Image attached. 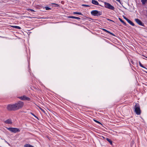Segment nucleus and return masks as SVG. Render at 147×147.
Masks as SVG:
<instances>
[{
    "instance_id": "f257e3e1",
    "label": "nucleus",
    "mask_w": 147,
    "mask_h": 147,
    "mask_svg": "<svg viewBox=\"0 0 147 147\" xmlns=\"http://www.w3.org/2000/svg\"><path fill=\"white\" fill-rule=\"evenodd\" d=\"M24 102L21 101H19L17 103L14 104L15 110L21 109L24 105Z\"/></svg>"
},
{
    "instance_id": "f03ea898",
    "label": "nucleus",
    "mask_w": 147,
    "mask_h": 147,
    "mask_svg": "<svg viewBox=\"0 0 147 147\" xmlns=\"http://www.w3.org/2000/svg\"><path fill=\"white\" fill-rule=\"evenodd\" d=\"M91 14L94 16H99L102 14V12L97 10H93L91 11Z\"/></svg>"
},
{
    "instance_id": "7ed1b4c3",
    "label": "nucleus",
    "mask_w": 147,
    "mask_h": 147,
    "mask_svg": "<svg viewBox=\"0 0 147 147\" xmlns=\"http://www.w3.org/2000/svg\"><path fill=\"white\" fill-rule=\"evenodd\" d=\"M135 112L137 115H140L141 113V111L140 107L138 104H136L135 106Z\"/></svg>"
},
{
    "instance_id": "20e7f679",
    "label": "nucleus",
    "mask_w": 147,
    "mask_h": 147,
    "mask_svg": "<svg viewBox=\"0 0 147 147\" xmlns=\"http://www.w3.org/2000/svg\"><path fill=\"white\" fill-rule=\"evenodd\" d=\"M6 128L8 130L14 133H16L17 132L20 131V130L17 128L13 127H6Z\"/></svg>"
},
{
    "instance_id": "39448f33",
    "label": "nucleus",
    "mask_w": 147,
    "mask_h": 147,
    "mask_svg": "<svg viewBox=\"0 0 147 147\" xmlns=\"http://www.w3.org/2000/svg\"><path fill=\"white\" fill-rule=\"evenodd\" d=\"M104 4L105 8L113 10H114V7L111 5L110 3L105 2H104Z\"/></svg>"
},
{
    "instance_id": "423d86ee",
    "label": "nucleus",
    "mask_w": 147,
    "mask_h": 147,
    "mask_svg": "<svg viewBox=\"0 0 147 147\" xmlns=\"http://www.w3.org/2000/svg\"><path fill=\"white\" fill-rule=\"evenodd\" d=\"M7 109L9 111H15L14 104L8 105L7 107Z\"/></svg>"
},
{
    "instance_id": "0eeeda50",
    "label": "nucleus",
    "mask_w": 147,
    "mask_h": 147,
    "mask_svg": "<svg viewBox=\"0 0 147 147\" xmlns=\"http://www.w3.org/2000/svg\"><path fill=\"white\" fill-rule=\"evenodd\" d=\"M19 98L22 100L29 101L30 100V98H29L27 97L26 96H23L19 97Z\"/></svg>"
},
{
    "instance_id": "6e6552de",
    "label": "nucleus",
    "mask_w": 147,
    "mask_h": 147,
    "mask_svg": "<svg viewBox=\"0 0 147 147\" xmlns=\"http://www.w3.org/2000/svg\"><path fill=\"white\" fill-rule=\"evenodd\" d=\"M135 21L139 25L142 26H144V24L142 23L141 21L138 19H135Z\"/></svg>"
},
{
    "instance_id": "1a4fd4ad",
    "label": "nucleus",
    "mask_w": 147,
    "mask_h": 147,
    "mask_svg": "<svg viewBox=\"0 0 147 147\" xmlns=\"http://www.w3.org/2000/svg\"><path fill=\"white\" fill-rule=\"evenodd\" d=\"M5 123L6 124H11L12 122L11 120L10 119H8L5 121Z\"/></svg>"
},
{
    "instance_id": "9d476101",
    "label": "nucleus",
    "mask_w": 147,
    "mask_h": 147,
    "mask_svg": "<svg viewBox=\"0 0 147 147\" xmlns=\"http://www.w3.org/2000/svg\"><path fill=\"white\" fill-rule=\"evenodd\" d=\"M92 4L94 5H99V3L98 2L96 1L92 0Z\"/></svg>"
},
{
    "instance_id": "9b49d317",
    "label": "nucleus",
    "mask_w": 147,
    "mask_h": 147,
    "mask_svg": "<svg viewBox=\"0 0 147 147\" xmlns=\"http://www.w3.org/2000/svg\"><path fill=\"white\" fill-rule=\"evenodd\" d=\"M69 18H70L75 19H77L78 20H80V18L74 16H70L68 17Z\"/></svg>"
},
{
    "instance_id": "f8f14e48",
    "label": "nucleus",
    "mask_w": 147,
    "mask_h": 147,
    "mask_svg": "<svg viewBox=\"0 0 147 147\" xmlns=\"http://www.w3.org/2000/svg\"><path fill=\"white\" fill-rule=\"evenodd\" d=\"M102 30L103 31L105 32H106L107 33H109L110 34H111V35H114V34L112 33H111V32H110L107 30H106V29H105L102 28Z\"/></svg>"
},
{
    "instance_id": "ddd939ff",
    "label": "nucleus",
    "mask_w": 147,
    "mask_h": 147,
    "mask_svg": "<svg viewBox=\"0 0 147 147\" xmlns=\"http://www.w3.org/2000/svg\"><path fill=\"white\" fill-rule=\"evenodd\" d=\"M127 21L129 24L132 26H135L134 24L129 20V19Z\"/></svg>"
},
{
    "instance_id": "4468645a",
    "label": "nucleus",
    "mask_w": 147,
    "mask_h": 147,
    "mask_svg": "<svg viewBox=\"0 0 147 147\" xmlns=\"http://www.w3.org/2000/svg\"><path fill=\"white\" fill-rule=\"evenodd\" d=\"M147 0H141V2H142V4L144 5L146 4Z\"/></svg>"
},
{
    "instance_id": "2eb2a0df",
    "label": "nucleus",
    "mask_w": 147,
    "mask_h": 147,
    "mask_svg": "<svg viewBox=\"0 0 147 147\" xmlns=\"http://www.w3.org/2000/svg\"><path fill=\"white\" fill-rule=\"evenodd\" d=\"M107 140L110 144H112V142L110 139L108 138H107Z\"/></svg>"
},
{
    "instance_id": "dca6fc26",
    "label": "nucleus",
    "mask_w": 147,
    "mask_h": 147,
    "mask_svg": "<svg viewBox=\"0 0 147 147\" xmlns=\"http://www.w3.org/2000/svg\"><path fill=\"white\" fill-rule=\"evenodd\" d=\"M73 13L74 14H77L79 15H83V14L82 13L79 12H74Z\"/></svg>"
},
{
    "instance_id": "f3484780",
    "label": "nucleus",
    "mask_w": 147,
    "mask_h": 147,
    "mask_svg": "<svg viewBox=\"0 0 147 147\" xmlns=\"http://www.w3.org/2000/svg\"><path fill=\"white\" fill-rule=\"evenodd\" d=\"M11 27H12L13 28H17V29H21V28L20 27H19V26H12Z\"/></svg>"
},
{
    "instance_id": "a211bd4d",
    "label": "nucleus",
    "mask_w": 147,
    "mask_h": 147,
    "mask_svg": "<svg viewBox=\"0 0 147 147\" xmlns=\"http://www.w3.org/2000/svg\"><path fill=\"white\" fill-rule=\"evenodd\" d=\"M31 145L27 144H25L24 146V147H31Z\"/></svg>"
},
{
    "instance_id": "6ab92c4d",
    "label": "nucleus",
    "mask_w": 147,
    "mask_h": 147,
    "mask_svg": "<svg viewBox=\"0 0 147 147\" xmlns=\"http://www.w3.org/2000/svg\"><path fill=\"white\" fill-rule=\"evenodd\" d=\"M94 121L95 122H96V123H98V124H101V125H102V124L100 122H99V121L96 120H95V119H94Z\"/></svg>"
},
{
    "instance_id": "aec40b11",
    "label": "nucleus",
    "mask_w": 147,
    "mask_h": 147,
    "mask_svg": "<svg viewBox=\"0 0 147 147\" xmlns=\"http://www.w3.org/2000/svg\"><path fill=\"white\" fill-rule=\"evenodd\" d=\"M139 65L141 67H143V68H145V67L142 64V63H141L140 62V61H139Z\"/></svg>"
},
{
    "instance_id": "412c9836",
    "label": "nucleus",
    "mask_w": 147,
    "mask_h": 147,
    "mask_svg": "<svg viewBox=\"0 0 147 147\" xmlns=\"http://www.w3.org/2000/svg\"><path fill=\"white\" fill-rule=\"evenodd\" d=\"M82 6L86 7H88L90 6L89 5H86V4H84L82 5Z\"/></svg>"
},
{
    "instance_id": "4be33fe9",
    "label": "nucleus",
    "mask_w": 147,
    "mask_h": 147,
    "mask_svg": "<svg viewBox=\"0 0 147 147\" xmlns=\"http://www.w3.org/2000/svg\"><path fill=\"white\" fill-rule=\"evenodd\" d=\"M45 9L46 10H49V9H51V8L49 7H45Z\"/></svg>"
},
{
    "instance_id": "5701e85b",
    "label": "nucleus",
    "mask_w": 147,
    "mask_h": 147,
    "mask_svg": "<svg viewBox=\"0 0 147 147\" xmlns=\"http://www.w3.org/2000/svg\"><path fill=\"white\" fill-rule=\"evenodd\" d=\"M30 113L31 114H32V115H33V116H34L35 118H38V117H36V115H35L33 113Z\"/></svg>"
},
{
    "instance_id": "b1692460",
    "label": "nucleus",
    "mask_w": 147,
    "mask_h": 147,
    "mask_svg": "<svg viewBox=\"0 0 147 147\" xmlns=\"http://www.w3.org/2000/svg\"><path fill=\"white\" fill-rule=\"evenodd\" d=\"M119 19L122 23L124 22V21H123V20H122L121 18H119Z\"/></svg>"
},
{
    "instance_id": "393cba45",
    "label": "nucleus",
    "mask_w": 147,
    "mask_h": 147,
    "mask_svg": "<svg viewBox=\"0 0 147 147\" xmlns=\"http://www.w3.org/2000/svg\"><path fill=\"white\" fill-rule=\"evenodd\" d=\"M123 17L127 21L129 19H128V18H126L125 16H123Z\"/></svg>"
},
{
    "instance_id": "a878e982",
    "label": "nucleus",
    "mask_w": 147,
    "mask_h": 147,
    "mask_svg": "<svg viewBox=\"0 0 147 147\" xmlns=\"http://www.w3.org/2000/svg\"><path fill=\"white\" fill-rule=\"evenodd\" d=\"M40 109H41V110L42 111H43V112H44V110H43V109H41V108H40Z\"/></svg>"
},
{
    "instance_id": "bb28decb",
    "label": "nucleus",
    "mask_w": 147,
    "mask_h": 147,
    "mask_svg": "<svg viewBox=\"0 0 147 147\" xmlns=\"http://www.w3.org/2000/svg\"><path fill=\"white\" fill-rule=\"evenodd\" d=\"M124 25H126V23L125 22H124H124L123 23H122Z\"/></svg>"
},
{
    "instance_id": "cd10ccee",
    "label": "nucleus",
    "mask_w": 147,
    "mask_h": 147,
    "mask_svg": "<svg viewBox=\"0 0 147 147\" xmlns=\"http://www.w3.org/2000/svg\"><path fill=\"white\" fill-rule=\"evenodd\" d=\"M124 25H126V23L125 22H124H124L123 23H122Z\"/></svg>"
},
{
    "instance_id": "c85d7f7f",
    "label": "nucleus",
    "mask_w": 147,
    "mask_h": 147,
    "mask_svg": "<svg viewBox=\"0 0 147 147\" xmlns=\"http://www.w3.org/2000/svg\"><path fill=\"white\" fill-rule=\"evenodd\" d=\"M30 10L32 11H34L32 9H30Z\"/></svg>"
},
{
    "instance_id": "c756f323",
    "label": "nucleus",
    "mask_w": 147,
    "mask_h": 147,
    "mask_svg": "<svg viewBox=\"0 0 147 147\" xmlns=\"http://www.w3.org/2000/svg\"><path fill=\"white\" fill-rule=\"evenodd\" d=\"M116 1H118V2H120V0H116Z\"/></svg>"
},
{
    "instance_id": "7c9ffc66",
    "label": "nucleus",
    "mask_w": 147,
    "mask_h": 147,
    "mask_svg": "<svg viewBox=\"0 0 147 147\" xmlns=\"http://www.w3.org/2000/svg\"><path fill=\"white\" fill-rule=\"evenodd\" d=\"M5 142L6 143H8V142H7V141H6L5 140Z\"/></svg>"
},
{
    "instance_id": "2f4dec72",
    "label": "nucleus",
    "mask_w": 147,
    "mask_h": 147,
    "mask_svg": "<svg viewBox=\"0 0 147 147\" xmlns=\"http://www.w3.org/2000/svg\"><path fill=\"white\" fill-rule=\"evenodd\" d=\"M52 4H55V5H56V4L55 3H52Z\"/></svg>"
},
{
    "instance_id": "473e14b6",
    "label": "nucleus",
    "mask_w": 147,
    "mask_h": 147,
    "mask_svg": "<svg viewBox=\"0 0 147 147\" xmlns=\"http://www.w3.org/2000/svg\"><path fill=\"white\" fill-rule=\"evenodd\" d=\"M31 147H34L33 146H31Z\"/></svg>"
},
{
    "instance_id": "72a5a7b5",
    "label": "nucleus",
    "mask_w": 147,
    "mask_h": 147,
    "mask_svg": "<svg viewBox=\"0 0 147 147\" xmlns=\"http://www.w3.org/2000/svg\"><path fill=\"white\" fill-rule=\"evenodd\" d=\"M146 58H147V57H146Z\"/></svg>"
}]
</instances>
